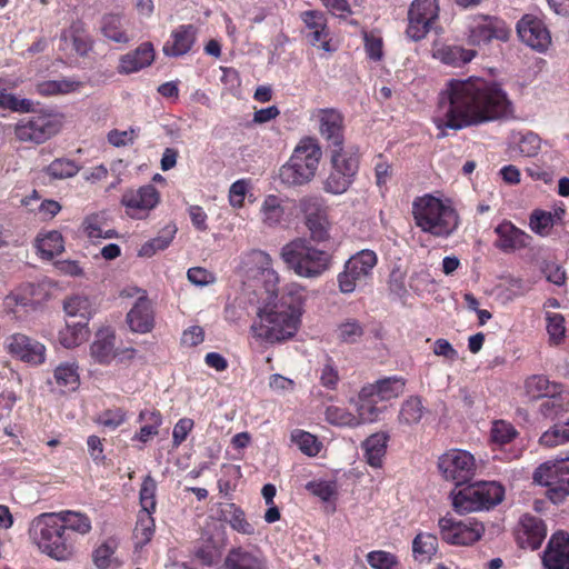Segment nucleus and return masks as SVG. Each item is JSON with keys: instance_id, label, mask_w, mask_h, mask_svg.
I'll return each mask as SVG.
<instances>
[{"instance_id": "27", "label": "nucleus", "mask_w": 569, "mask_h": 569, "mask_svg": "<svg viewBox=\"0 0 569 569\" xmlns=\"http://www.w3.org/2000/svg\"><path fill=\"white\" fill-rule=\"evenodd\" d=\"M221 569H268V566L261 551L239 546L228 551Z\"/></svg>"}, {"instance_id": "32", "label": "nucleus", "mask_w": 569, "mask_h": 569, "mask_svg": "<svg viewBox=\"0 0 569 569\" xmlns=\"http://www.w3.org/2000/svg\"><path fill=\"white\" fill-rule=\"evenodd\" d=\"M197 30L191 24H182L172 31L162 51L167 57H180L188 53L196 41Z\"/></svg>"}, {"instance_id": "18", "label": "nucleus", "mask_w": 569, "mask_h": 569, "mask_svg": "<svg viewBox=\"0 0 569 569\" xmlns=\"http://www.w3.org/2000/svg\"><path fill=\"white\" fill-rule=\"evenodd\" d=\"M439 16L437 0H415L408 11L407 37L420 41L430 32Z\"/></svg>"}, {"instance_id": "5", "label": "nucleus", "mask_w": 569, "mask_h": 569, "mask_svg": "<svg viewBox=\"0 0 569 569\" xmlns=\"http://www.w3.org/2000/svg\"><path fill=\"white\" fill-rule=\"evenodd\" d=\"M280 258L298 277L306 279L319 278L332 264L331 253L301 238L286 243L280 250Z\"/></svg>"}, {"instance_id": "52", "label": "nucleus", "mask_w": 569, "mask_h": 569, "mask_svg": "<svg viewBox=\"0 0 569 569\" xmlns=\"http://www.w3.org/2000/svg\"><path fill=\"white\" fill-rule=\"evenodd\" d=\"M483 509L499 505L505 497L503 487L496 481L476 482Z\"/></svg>"}, {"instance_id": "64", "label": "nucleus", "mask_w": 569, "mask_h": 569, "mask_svg": "<svg viewBox=\"0 0 569 569\" xmlns=\"http://www.w3.org/2000/svg\"><path fill=\"white\" fill-rule=\"evenodd\" d=\"M367 562L372 569H399L398 558L385 550L370 551L367 555Z\"/></svg>"}, {"instance_id": "49", "label": "nucleus", "mask_w": 569, "mask_h": 569, "mask_svg": "<svg viewBox=\"0 0 569 569\" xmlns=\"http://www.w3.org/2000/svg\"><path fill=\"white\" fill-rule=\"evenodd\" d=\"M425 410L421 398L418 396H410L400 407L398 421L405 426L417 425L422 419Z\"/></svg>"}, {"instance_id": "63", "label": "nucleus", "mask_w": 569, "mask_h": 569, "mask_svg": "<svg viewBox=\"0 0 569 569\" xmlns=\"http://www.w3.org/2000/svg\"><path fill=\"white\" fill-rule=\"evenodd\" d=\"M518 432L516 428L508 421L496 420L492 422L490 438L495 445L503 446L511 442Z\"/></svg>"}, {"instance_id": "34", "label": "nucleus", "mask_w": 569, "mask_h": 569, "mask_svg": "<svg viewBox=\"0 0 569 569\" xmlns=\"http://www.w3.org/2000/svg\"><path fill=\"white\" fill-rule=\"evenodd\" d=\"M61 48L71 49L79 56L87 54L92 48V41L80 21L73 22L60 36Z\"/></svg>"}, {"instance_id": "30", "label": "nucleus", "mask_w": 569, "mask_h": 569, "mask_svg": "<svg viewBox=\"0 0 569 569\" xmlns=\"http://www.w3.org/2000/svg\"><path fill=\"white\" fill-rule=\"evenodd\" d=\"M476 56L477 51L466 49L458 44L435 43L432 47V57L452 68L463 67L471 62Z\"/></svg>"}, {"instance_id": "38", "label": "nucleus", "mask_w": 569, "mask_h": 569, "mask_svg": "<svg viewBox=\"0 0 569 569\" xmlns=\"http://www.w3.org/2000/svg\"><path fill=\"white\" fill-rule=\"evenodd\" d=\"M53 380L61 391H76L80 387L78 363L76 361H64L59 363L53 370Z\"/></svg>"}, {"instance_id": "35", "label": "nucleus", "mask_w": 569, "mask_h": 569, "mask_svg": "<svg viewBox=\"0 0 569 569\" xmlns=\"http://www.w3.org/2000/svg\"><path fill=\"white\" fill-rule=\"evenodd\" d=\"M119 541L110 537L92 551V561L97 569H119L123 561L118 556Z\"/></svg>"}, {"instance_id": "28", "label": "nucleus", "mask_w": 569, "mask_h": 569, "mask_svg": "<svg viewBox=\"0 0 569 569\" xmlns=\"http://www.w3.org/2000/svg\"><path fill=\"white\" fill-rule=\"evenodd\" d=\"M495 232L498 236L495 244L503 252H515L527 248L531 241V237L527 232L508 220L500 222L495 228Z\"/></svg>"}, {"instance_id": "62", "label": "nucleus", "mask_w": 569, "mask_h": 569, "mask_svg": "<svg viewBox=\"0 0 569 569\" xmlns=\"http://www.w3.org/2000/svg\"><path fill=\"white\" fill-rule=\"evenodd\" d=\"M80 170V167L77 162L60 158L53 160L47 168L46 172L53 179H68L74 177Z\"/></svg>"}, {"instance_id": "21", "label": "nucleus", "mask_w": 569, "mask_h": 569, "mask_svg": "<svg viewBox=\"0 0 569 569\" xmlns=\"http://www.w3.org/2000/svg\"><path fill=\"white\" fill-rule=\"evenodd\" d=\"M350 402L356 408V415L346 408L330 406L326 409V420L335 426L351 428L377 421V411L361 401L359 395L357 398L351 399Z\"/></svg>"}, {"instance_id": "3", "label": "nucleus", "mask_w": 569, "mask_h": 569, "mask_svg": "<svg viewBox=\"0 0 569 569\" xmlns=\"http://www.w3.org/2000/svg\"><path fill=\"white\" fill-rule=\"evenodd\" d=\"M411 212L416 226L422 232L436 238H449L460 224V218L452 201L441 196L426 193L416 197Z\"/></svg>"}, {"instance_id": "1", "label": "nucleus", "mask_w": 569, "mask_h": 569, "mask_svg": "<svg viewBox=\"0 0 569 569\" xmlns=\"http://www.w3.org/2000/svg\"><path fill=\"white\" fill-rule=\"evenodd\" d=\"M511 112L512 103L498 84L481 78L451 79L439 94L432 121L440 130L439 137H445L447 129L495 121Z\"/></svg>"}, {"instance_id": "22", "label": "nucleus", "mask_w": 569, "mask_h": 569, "mask_svg": "<svg viewBox=\"0 0 569 569\" xmlns=\"http://www.w3.org/2000/svg\"><path fill=\"white\" fill-rule=\"evenodd\" d=\"M312 121L318 124L320 134L335 149L343 146V117L332 108L315 109L310 116Z\"/></svg>"}, {"instance_id": "33", "label": "nucleus", "mask_w": 569, "mask_h": 569, "mask_svg": "<svg viewBox=\"0 0 569 569\" xmlns=\"http://www.w3.org/2000/svg\"><path fill=\"white\" fill-rule=\"evenodd\" d=\"M53 515L60 521L64 532L70 536L86 537L93 529L91 518L82 511L66 509L53 512Z\"/></svg>"}, {"instance_id": "14", "label": "nucleus", "mask_w": 569, "mask_h": 569, "mask_svg": "<svg viewBox=\"0 0 569 569\" xmlns=\"http://www.w3.org/2000/svg\"><path fill=\"white\" fill-rule=\"evenodd\" d=\"M466 37L470 46L480 47L492 40L507 41L510 37V29L498 17L478 14L471 18Z\"/></svg>"}, {"instance_id": "39", "label": "nucleus", "mask_w": 569, "mask_h": 569, "mask_svg": "<svg viewBox=\"0 0 569 569\" xmlns=\"http://www.w3.org/2000/svg\"><path fill=\"white\" fill-rule=\"evenodd\" d=\"M452 506L459 513H469L483 510L476 483L452 492Z\"/></svg>"}, {"instance_id": "51", "label": "nucleus", "mask_w": 569, "mask_h": 569, "mask_svg": "<svg viewBox=\"0 0 569 569\" xmlns=\"http://www.w3.org/2000/svg\"><path fill=\"white\" fill-rule=\"evenodd\" d=\"M51 282L47 279L40 280L37 283H24L18 288L19 292L27 298L28 306L41 303L47 300L51 295Z\"/></svg>"}, {"instance_id": "43", "label": "nucleus", "mask_w": 569, "mask_h": 569, "mask_svg": "<svg viewBox=\"0 0 569 569\" xmlns=\"http://www.w3.org/2000/svg\"><path fill=\"white\" fill-rule=\"evenodd\" d=\"M138 420L144 425L133 436L132 440L147 443L159 433L162 416L157 410L144 409L140 411Z\"/></svg>"}, {"instance_id": "56", "label": "nucleus", "mask_w": 569, "mask_h": 569, "mask_svg": "<svg viewBox=\"0 0 569 569\" xmlns=\"http://www.w3.org/2000/svg\"><path fill=\"white\" fill-rule=\"evenodd\" d=\"M221 550L212 539L203 540L193 550V558L201 566L211 567L219 561Z\"/></svg>"}, {"instance_id": "40", "label": "nucleus", "mask_w": 569, "mask_h": 569, "mask_svg": "<svg viewBox=\"0 0 569 569\" xmlns=\"http://www.w3.org/2000/svg\"><path fill=\"white\" fill-rule=\"evenodd\" d=\"M389 437L385 432H377L368 437L363 443L365 458L368 465L373 468H381L383 457L387 452Z\"/></svg>"}, {"instance_id": "19", "label": "nucleus", "mask_w": 569, "mask_h": 569, "mask_svg": "<svg viewBox=\"0 0 569 569\" xmlns=\"http://www.w3.org/2000/svg\"><path fill=\"white\" fill-rule=\"evenodd\" d=\"M160 201V193L153 184L129 189L121 197L126 213L132 219H144Z\"/></svg>"}, {"instance_id": "55", "label": "nucleus", "mask_w": 569, "mask_h": 569, "mask_svg": "<svg viewBox=\"0 0 569 569\" xmlns=\"http://www.w3.org/2000/svg\"><path fill=\"white\" fill-rule=\"evenodd\" d=\"M291 441L302 453L309 457H316L322 448L321 441L316 436L299 429L291 432Z\"/></svg>"}, {"instance_id": "23", "label": "nucleus", "mask_w": 569, "mask_h": 569, "mask_svg": "<svg viewBox=\"0 0 569 569\" xmlns=\"http://www.w3.org/2000/svg\"><path fill=\"white\" fill-rule=\"evenodd\" d=\"M301 20L308 30L307 38L311 46L327 53L337 50V46L332 42L327 18L322 12L317 10L305 11L301 13Z\"/></svg>"}, {"instance_id": "7", "label": "nucleus", "mask_w": 569, "mask_h": 569, "mask_svg": "<svg viewBox=\"0 0 569 569\" xmlns=\"http://www.w3.org/2000/svg\"><path fill=\"white\" fill-rule=\"evenodd\" d=\"M377 263L378 256L372 250L365 249L352 254L337 276L340 292L351 295L367 287L372 280Z\"/></svg>"}, {"instance_id": "16", "label": "nucleus", "mask_w": 569, "mask_h": 569, "mask_svg": "<svg viewBox=\"0 0 569 569\" xmlns=\"http://www.w3.org/2000/svg\"><path fill=\"white\" fill-rule=\"evenodd\" d=\"M3 348L12 359L33 367L43 365L47 359L46 346L22 332H14L6 337Z\"/></svg>"}, {"instance_id": "36", "label": "nucleus", "mask_w": 569, "mask_h": 569, "mask_svg": "<svg viewBox=\"0 0 569 569\" xmlns=\"http://www.w3.org/2000/svg\"><path fill=\"white\" fill-rule=\"evenodd\" d=\"M261 221L264 226L273 228L280 226L287 218L284 199L277 194H268L260 206Z\"/></svg>"}, {"instance_id": "4", "label": "nucleus", "mask_w": 569, "mask_h": 569, "mask_svg": "<svg viewBox=\"0 0 569 569\" xmlns=\"http://www.w3.org/2000/svg\"><path fill=\"white\" fill-rule=\"evenodd\" d=\"M28 533L40 553L58 562L70 561L77 553L72 538L64 532L53 512L37 516L30 522Z\"/></svg>"}, {"instance_id": "41", "label": "nucleus", "mask_w": 569, "mask_h": 569, "mask_svg": "<svg viewBox=\"0 0 569 569\" xmlns=\"http://www.w3.org/2000/svg\"><path fill=\"white\" fill-rule=\"evenodd\" d=\"M563 214V209H557L553 212L536 209L530 213L529 228L533 233L547 237L550 234L553 226L562 219Z\"/></svg>"}, {"instance_id": "31", "label": "nucleus", "mask_w": 569, "mask_h": 569, "mask_svg": "<svg viewBox=\"0 0 569 569\" xmlns=\"http://www.w3.org/2000/svg\"><path fill=\"white\" fill-rule=\"evenodd\" d=\"M127 322L131 331L137 333L150 332L153 328V310L150 300L142 296L138 298L127 315Z\"/></svg>"}, {"instance_id": "9", "label": "nucleus", "mask_w": 569, "mask_h": 569, "mask_svg": "<svg viewBox=\"0 0 569 569\" xmlns=\"http://www.w3.org/2000/svg\"><path fill=\"white\" fill-rule=\"evenodd\" d=\"M332 168L323 182L326 192L340 196L352 186L359 170V157L351 149H335L331 156Z\"/></svg>"}, {"instance_id": "20", "label": "nucleus", "mask_w": 569, "mask_h": 569, "mask_svg": "<svg viewBox=\"0 0 569 569\" xmlns=\"http://www.w3.org/2000/svg\"><path fill=\"white\" fill-rule=\"evenodd\" d=\"M516 30L521 42L538 52L546 51L551 43L546 23L535 14H523L517 22Z\"/></svg>"}, {"instance_id": "8", "label": "nucleus", "mask_w": 569, "mask_h": 569, "mask_svg": "<svg viewBox=\"0 0 569 569\" xmlns=\"http://www.w3.org/2000/svg\"><path fill=\"white\" fill-rule=\"evenodd\" d=\"M248 280H254L267 293V299H278L280 276L273 268V260L262 250H251L241 258L240 266Z\"/></svg>"}, {"instance_id": "15", "label": "nucleus", "mask_w": 569, "mask_h": 569, "mask_svg": "<svg viewBox=\"0 0 569 569\" xmlns=\"http://www.w3.org/2000/svg\"><path fill=\"white\" fill-rule=\"evenodd\" d=\"M405 387L406 380L402 377H387L363 386L359 391V399L377 411L378 420L386 409V406H379V402H387L400 397Z\"/></svg>"}, {"instance_id": "45", "label": "nucleus", "mask_w": 569, "mask_h": 569, "mask_svg": "<svg viewBox=\"0 0 569 569\" xmlns=\"http://www.w3.org/2000/svg\"><path fill=\"white\" fill-rule=\"evenodd\" d=\"M438 538L429 532H419L412 541V556L416 561H430L437 553Z\"/></svg>"}, {"instance_id": "42", "label": "nucleus", "mask_w": 569, "mask_h": 569, "mask_svg": "<svg viewBox=\"0 0 569 569\" xmlns=\"http://www.w3.org/2000/svg\"><path fill=\"white\" fill-rule=\"evenodd\" d=\"M509 147L517 154L535 157L541 149V139L532 131L517 132L511 136Z\"/></svg>"}, {"instance_id": "60", "label": "nucleus", "mask_w": 569, "mask_h": 569, "mask_svg": "<svg viewBox=\"0 0 569 569\" xmlns=\"http://www.w3.org/2000/svg\"><path fill=\"white\" fill-rule=\"evenodd\" d=\"M157 481L153 477L150 475H147L141 483L140 491H139V501L141 506L140 511H147V512H154L157 500H156V493H157Z\"/></svg>"}, {"instance_id": "25", "label": "nucleus", "mask_w": 569, "mask_h": 569, "mask_svg": "<svg viewBox=\"0 0 569 569\" xmlns=\"http://www.w3.org/2000/svg\"><path fill=\"white\" fill-rule=\"evenodd\" d=\"M542 569H569V533L555 532L542 552Z\"/></svg>"}, {"instance_id": "61", "label": "nucleus", "mask_w": 569, "mask_h": 569, "mask_svg": "<svg viewBox=\"0 0 569 569\" xmlns=\"http://www.w3.org/2000/svg\"><path fill=\"white\" fill-rule=\"evenodd\" d=\"M83 231L92 241L100 239H112L118 236L114 229L104 228L98 216L87 217L83 221Z\"/></svg>"}, {"instance_id": "48", "label": "nucleus", "mask_w": 569, "mask_h": 569, "mask_svg": "<svg viewBox=\"0 0 569 569\" xmlns=\"http://www.w3.org/2000/svg\"><path fill=\"white\" fill-rule=\"evenodd\" d=\"M523 388L526 396L535 400L541 399L546 396H550L551 393L556 392V390L559 389L560 386H558L555 382H551L543 375H533L525 380Z\"/></svg>"}, {"instance_id": "17", "label": "nucleus", "mask_w": 569, "mask_h": 569, "mask_svg": "<svg viewBox=\"0 0 569 569\" xmlns=\"http://www.w3.org/2000/svg\"><path fill=\"white\" fill-rule=\"evenodd\" d=\"M535 482L549 488V498L557 502L569 495V458L539 466L533 473Z\"/></svg>"}, {"instance_id": "11", "label": "nucleus", "mask_w": 569, "mask_h": 569, "mask_svg": "<svg viewBox=\"0 0 569 569\" xmlns=\"http://www.w3.org/2000/svg\"><path fill=\"white\" fill-rule=\"evenodd\" d=\"M441 539L452 546H469L477 542L485 532L483 525L475 518L458 520L447 515L439 519Z\"/></svg>"}, {"instance_id": "53", "label": "nucleus", "mask_w": 569, "mask_h": 569, "mask_svg": "<svg viewBox=\"0 0 569 569\" xmlns=\"http://www.w3.org/2000/svg\"><path fill=\"white\" fill-rule=\"evenodd\" d=\"M101 31L106 38L118 43H128L130 38L123 30L121 17L107 14L102 19Z\"/></svg>"}, {"instance_id": "57", "label": "nucleus", "mask_w": 569, "mask_h": 569, "mask_svg": "<svg viewBox=\"0 0 569 569\" xmlns=\"http://www.w3.org/2000/svg\"><path fill=\"white\" fill-rule=\"evenodd\" d=\"M539 441L542 446L548 448L569 442V419L565 422L556 423L549 430L545 431Z\"/></svg>"}, {"instance_id": "10", "label": "nucleus", "mask_w": 569, "mask_h": 569, "mask_svg": "<svg viewBox=\"0 0 569 569\" xmlns=\"http://www.w3.org/2000/svg\"><path fill=\"white\" fill-rule=\"evenodd\" d=\"M62 124L61 114L42 111L21 119L14 127V134L21 142L40 144L56 136Z\"/></svg>"}, {"instance_id": "58", "label": "nucleus", "mask_w": 569, "mask_h": 569, "mask_svg": "<svg viewBox=\"0 0 569 569\" xmlns=\"http://www.w3.org/2000/svg\"><path fill=\"white\" fill-rule=\"evenodd\" d=\"M152 515L153 512H139L138 521L134 528V538L137 545L144 546L152 539L156 528Z\"/></svg>"}, {"instance_id": "54", "label": "nucleus", "mask_w": 569, "mask_h": 569, "mask_svg": "<svg viewBox=\"0 0 569 569\" xmlns=\"http://www.w3.org/2000/svg\"><path fill=\"white\" fill-rule=\"evenodd\" d=\"M128 420V411L120 407L102 410L96 418V423L109 431L121 427Z\"/></svg>"}, {"instance_id": "13", "label": "nucleus", "mask_w": 569, "mask_h": 569, "mask_svg": "<svg viewBox=\"0 0 569 569\" xmlns=\"http://www.w3.org/2000/svg\"><path fill=\"white\" fill-rule=\"evenodd\" d=\"M438 469L447 481L461 486L473 477L476 460L467 450L450 449L439 457Z\"/></svg>"}, {"instance_id": "26", "label": "nucleus", "mask_w": 569, "mask_h": 569, "mask_svg": "<svg viewBox=\"0 0 569 569\" xmlns=\"http://www.w3.org/2000/svg\"><path fill=\"white\" fill-rule=\"evenodd\" d=\"M116 339V332L111 327H103L96 332L89 348L90 358L94 363L108 366L119 357Z\"/></svg>"}, {"instance_id": "37", "label": "nucleus", "mask_w": 569, "mask_h": 569, "mask_svg": "<svg viewBox=\"0 0 569 569\" xmlns=\"http://www.w3.org/2000/svg\"><path fill=\"white\" fill-rule=\"evenodd\" d=\"M90 330L86 321H67L58 332V341L66 349H73L88 340Z\"/></svg>"}, {"instance_id": "59", "label": "nucleus", "mask_w": 569, "mask_h": 569, "mask_svg": "<svg viewBox=\"0 0 569 569\" xmlns=\"http://www.w3.org/2000/svg\"><path fill=\"white\" fill-rule=\"evenodd\" d=\"M63 309L68 317H79L86 322L92 315L91 302L83 296L70 297L64 301Z\"/></svg>"}, {"instance_id": "24", "label": "nucleus", "mask_w": 569, "mask_h": 569, "mask_svg": "<svg viewBox=\"0 0 569 569\" xmlns=\"http://www.w3.org/2000/svg\"><path fill=\"white\" fill-rule=\"evenodd\" d=\"M547 536L545 522L531 515H523L516 529V540L520 548L537 550L541 547Z\"/></svg>"}, {"instance_id": "29", "label": "nucleus", "mask_w": 569, "mask_h": 569, "mask_svg": "<svg viewBox=\"0 0 569 569\" xmlns=\"http://www.w3.org/2000/svg\"><path fill=\"white\" fill-rule=\"evenodd\" d=\"M156 58V51L151 42H142L134 50L122 54L117 68L120 74H131L150 67Z\"/></svg>"}, {"instance_id": "44", "label": "nucleus", "mask_w": 569, "mask_h": 569, "mask_svg": "<svg viewBox=\"0 0 569 569\" xmlns=\"http://www.w3.org/2000/svg\"><path fill=\"white\" fill-rule=\"evenodd\" d=\"M36 246L41 258L49 260L64 250V240L59 231L51 230L39 233Z\"/></svg>"}, {"instance_id": "2", "label": "nucleus", "mask_w": 569, "mask_h": 569, "mask_svg": "<svg viewBox=\"0 0 569 569\" xmlns=\"http://www.w3.org/2000/svg\"><path fill=\"white\" fill-rule=\"evenodd\" d=\"M306 288L298 282L287 283L278 299H266L252 322V336L262 342L276 345L296 336L301 323Z\"/></svg>"}, {"instance_id": "6", "label": "nucleus", "mask_w": 569, "mask_h": 569, "mask_svg": "<svg viewBox=\"0 0 569 569\" xmlns=\"http://www.w3.org/2000/svg\"><path fill=\"white\" fill-rule=\"evenodd\" d=\"M321 147L316 138L303 137L295 147L289 160L279 169L281 183L295 187L310 182L319 168Z\"/></svg>"}, {"instance_id": "12", "label": "nucleus", "mask_w": 569, "mask_h": 569, "mask_svg": "<svg viewBox=\"0 0 569 569\" xmlns=\"http://www.w3.org/2000/svg\"><path fill=\"white\" fill-rule=\"evenodd\" d=\"M298 208L305 217V223L310 231L311 239L323 242L329 239L331 221L329 208L325 200L318 196H306L298 202Z\"/></svg>"}, {"instance_id": "47", "label": "nucleus", "mask_w": 569, "mask_h": 569, "mask_svg": "<svg viewBox=\"0 0 569 569\" xmlns=\"http://www.w3.org/2000/svg\"><path fill=\"white\" fill-rule=\"evenodd\" d=\"M18 86L17 80H6L3 90H0V109H6L14 112H29L32 108V102L29 99H20L13 93L9 92Z\"/></svg>"}, {"instance_id": "46", "label": "nucleus", "mask_w": 569, "mask_h": 569, "mask_svg": "<svg viewBox=\"0 0 569 569\" xmlns=\"http://www.w3.org/2000/svg\"><path fill=\"white\" fill-rule=\"evenodd\" d=\"M569 393L563 392L560 388L550 396H546L539 405V413L546 419H553L560 412L569 409Z\"/></svg>"}, {"instance_id": "50", "label": "nucleus", "mask_w": 569, "mask_h": 569, "mask_svg": "<svg viewBox=\"0 0 569 569\" xmlns=\"http://www.w3.org/2000/svg\"><path fill=\"white\" fill-rule=\"evenodd\" d=\"M82 83L74 79L48 80L37 84V92L41 96L66 94L78 91Z\"/></svg>"}]
</instances>
